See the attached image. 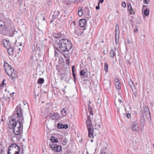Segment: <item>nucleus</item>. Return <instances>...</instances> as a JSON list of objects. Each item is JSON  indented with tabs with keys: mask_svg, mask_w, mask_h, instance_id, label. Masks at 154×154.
Here are the masks:
<instances>
[{
	"mask_svg": "<svg viewBox=\"0 0 154 154\" xmlns=\"http://www.w3.org/2000/svg\"><path fill=\"white\" fill-rule=\"evenodd\" d=\"M19 50L20 51H21L22 50V49H21L20 48H19Z\"/></svg>",
	"mask_w": 154,
	"mask_h": 154,
	"instance_id": "nucleus-59",
	"label": "nucleus"
},
{
	"mask_svg": "<svg viewBox=\"0 0 154 154\" xmlns=\"http://www.w3.org/2000/svg\"><path fill=\"white\" fill-rule=\"evenodd\" d=\"M50 140L52 141L51 143H53V144H54V143H57L58 142V140L56 137L54 136H51V137Z\"/></svg>",
	"mask_w": 154,
	"mask_h": 154,
	"instance_id": "nucleus-18",
	"label": "nucleus"
},
{
	"mask_svg": "<svg viewBox=\"0 0 154 154\" xmlns=\"http://www.w3.org/2000/svg\"><path fill=\"white\" fill-rule=\"evenodd\" d=\"M108 65L107 63H104V69L106 72H107L108 70Z\"/></svg>",
	"mask_w": 154,
	"mask_h": 154,
	"instance_id": "nucleus-29",
	"label": "nucleus"
},
{
	"mask_svg": "<svg viewBox=\"0 0 154 154\" xmlns=\"http://www.w3.org/2000/svg\"><path fill=\"white\" fill-rule=\"evenodd\" d=\"M88 107H89V110L90 111L91 110V108L90 107V106H89V105H88Z\"/></svg>",
	"mask_w": 154,
	"mask_h": 154,
	"instance_id": "nucleus-55",
	"label": "nucleus"
},
{
	"mask_svg": "<svg viewBox=\"0 0 154 154\" xmlns=\"http://www.w3.org/2000/svg\"><path fill=\"white\" fill-rule=\"evenodd\" d=\"M87 127V128H93L92 124V122L90 117L88 116L87 118V120L86 122Z\"/></svg>",
	"mask_w": 154,
	"mask_h": 154,
	"instance_id": "nucleus-7",
	"label": "nucleus"
},
{
	"mask_svg": "<svg viewBox=\"0 0 154 154\" xmlns=\"http://www.w3.org/2000/svg\"><path fill=\"white\" fill-rule=\"evenodd\" d=\"M107 154H112V153L110 152L109 154H107Z\"/></svg>",
	"mask_w": 154,
	"mask_h": 154,
	"instance_id": "nucleus-62",
	"label": "nucleus"
},
{
	"mask_svg": "<svg viewBox=\"0 0 154 154\" xmlns=\"http://www.w3.org/2000/svg\"><path fill=\"white\" fill-rule=\"evenodd\" d=\"M20 151V148L18 146L16 143H12L8 148V154H19Z\"/></svg>",
	"mask_w": 154,
	"mask_h": 154,
	"instance_id": "nucleus-4",
	"label": "nucleus"
},
{
	"mask_svg": "<svg viewBox=\"0 0 154 154\" xmlns=\"http://www.w3.org/2000/svg\"><path fill=\"white\" fill-rule=\"evenodd\" d=\"M50 116L53 119L56 120L59 119L60 117L59 114L57 112L51 113Z\"/></svg>",
	"mask_w": 154,
	"mask_h": 154,
	"instance_id": "nucleus-8",
	"label": "nucleus"
},
{
	"mask_svg": "<svg viewBox=\"0 0 154 154\" xmlns=\"http://www.w3.org/2000/svg\"><path fill=\"white\" fill-rule=\"evenodd\" d=\"M103 1L104 0H100L99 1L98 3H99V4H100V3H102L103 2Z\"/></svg>",
	"mask_w": 154,
	"mask_h": 154,
	"instance_id": "nucleus-49",
	"label": "nucleus"
},
{
	"mask_svg": "<svg viewBox=\"0 0 154 154\" xmlns=\"http://www.w3.org/2000/svg\"><path fill=\"white\" fill-rule=\"evenodd\" d=\"M72 45L70 41L66 38H62L59 41L56 42L54 47L64 55L70 51L72 48Z\"/></svg>",
	"mask_w": 154,
	"mask_h": 154,
	"instance_id": "nucleus-2",
	"label": "nucleus"
},
{
	"mask_svg": "<svg viewBox=\"0 0 154 154\" xmlns=\"http://www.w3.org/2000/svg\"><path fill=\"white\" fill-rule=\"evenodd\" d=\"M149 10L148 9H146L144 11V14L146 16H148L149 14Z\"/></svg>",
	"mask_w": 154,
	"mask_h": 154,
	"instance_id": "nucleus-30",
	"label": "nucleus"
},
{
	"mask_svg": "<svg viewBox=\"0 0 154 154\" xmlns=\"http://www.w3.org/2000/svg\"><path fill=\"white\" fill-rule=\"evenodd\" d=\"M81 1V0H75L74 1V3L75 4H78Z\"/></svg>",
	"mask_w": 154,
	"mask_h": 154,
	"instance_id": "nucleus-39",
	"label": "nucleus"
},
{
	"mask_svg": "<svg viewBox=\"0 0 154 154\" xmlns=\"http://www.w3.org/2000/svg\"><path fill=\"white\" fill-rule=\"evenodd\" d=\"M126 116L128 118H129L131 117V115L130 113H128L126 114Z\"/></svg>",
	"mask_w": 154,
	"mask_h": 154,
	"instance_id": "nucleus-44",
	"label": "nucleus"
},
{
	"mask_svg": "<svg viewBox=\"0 0 154 154\" xmlns=\"http://www.w3.org/2000/svg\"><path fill=\"white\" fill-rule=\"evenodd\" d=\"M118 101L120 104L122 102V100L120 99H119Z\"/></svg>",
	"mask_w": 154,
	"mask_h": 154,
	"instance_id": "nucleus-52",
	"label": "nucleus"
},
{
	"mask_svg": "<svg viewBox=\"0 0 154 154\" xmlns=\"http://www.w3.org/2000/svg\"><path fill=\"white\" fill-rule=\"evenodd\" d=\"M86 72H85L83 70H82L80 72V74L83 78H85L86 77V75H85Z\"/></svg>",
	"mask_w": 154,
	"mask_h": 154,
	"instance_id": "nucleus-26",
	"label": "nucleus"
},
{
	"mask_svg": "<svg viewBox=\"0 0 154 154\" xmlns=\"http://www.w3.org/2000/svg\"><path fill=\"white\" fill-rule=\"evenodd\" d=\"M5 79L3 80L2 83L0 85V88L1 87H3L6 85V84L4 83V82L5 81Z\"/></svg>",
	"mask_w": 154,
	"mask_h": 154,
	"instance_id": "nucleus-34",
	"label": "nucleus"
},
{
	"mask_svg": "<svg viewBox=\"0 0 154 154\" xmlns=\"http://www.w3.org/2000/svg\"><path fill=\"white\" fill-rule=\"evenodd\" d=\"M75 68V66H73L72 67V72H74V68Z\"/></svg>",
	"mask_w": 154,
	"mask_h": 154,
	"instance_id": "nucleus-50",
	"label": "nucleus"
},
{
	"mask_svg": "<svg viewBox=\"0 0 154 154\" xmlns=\"http://www.w3.org/2000/svg\"><path fill=\"white\" fill-rule=\"evenodd\" d=\"M66 62L67 64H69V60L68 59H66Z\"/></svg>",
	"mask_w": 154,
	"mask_h": 154,
	"instance_id": "nucleus-47",
	"label": "nucleus"
},
{
	"mask_svg": "<svg viewBox=\"0 0 154 154\" xmlns=\"http://www.w3.org/2000/svg\"><path fill=\"white\" fill-rule=\"evenodd\" d=\"M115 40L116 44H118L119 43V33H115Z\"/></svg>",
	"mask_w": 154,
	"mask_h": 154,
	"instance_id": "nucleus-16",
	"label": "nucleus"
},
{
	"mask_svg": "<svg viewBox=\"0 0 154 154\" xmlns=\"http://www.w3.org/2000/svg\"><path fill=\"white\" fill-rule=\"evenodd\" d=\"M101 103V100L99 98L98 99L97 101V104H98L99 105H100Z\"/></svg>",
	"mask_w": 154,
	"mask_h": 154,
	"instance_id": "nucleus-40",
	"label": "nucleus"
},
{
	"mask_svg": "<svg viewBox=\"0 0 154 154\" xmlns=\"http://www.w3.org/2000/svg\"><path fill=\"white\" fill-rule=\"evenodd\" d=\"M7 52L9 55L12 56L14 54V50L13 48L11 46L10 47L7 48Z\"/></svg>",
	"mask_w": 154,
	"mask_h": 154,
	"instance_id": "nucleus-12",
	"label": "nucleus"
},
{
	"mask_svg": "<svg viewBox=\"0 0 154 154\" xmlns=\"http://www.w3.org/2000/svg\"><path fill=\"white\" fill-rule=\"evenodd\" d=\"M100 154H107V153L105 152H102L100 153Z\"/></svg>",
	"mask_w": 154,
	"mask_h": 154,
	"instance_id": "nucleus-53",
	"label": "nucleus"
},
{
	"mask_svg": "<svg viewBox=\"0 0 154 154\" xmlns=\"http://www.w3.org/2000/svg\"><path fill=\"white\" fill-rule=\"evenodd\" d=\"M115 33H119V26L118 24L116 25Z\"/></svg>",
	"mask_w": 154,
	"mask_h": 154,
	"instance_id": "nucleus-25",
	"label": "nucleus"
},
{
	"mask_svg": "<svg viewBox=\"0 0 154 154\" xmlns=\"http://www.w3.org/2000/svg\"><path fill=\"white\" fill-rule=\"evenodd\" d=\"M152 146L154 147V144H152Z\"/></svg>",
	"mask_w": 154,
	"mask_h": 154,
	"instance_id": "nucleus-64",
	"label": "nucleus"
},
{
	"mask_svg": "<svg viewBox=\"0 0 154 154\" xmlns=\"http://www.w3.org/2000/svg\"><path fill=\"white\" fill-rule=\"evenodd\" d=\"M146 6L145 5H143V8H142V10H143L144 9V8L145 7H146Z\"/></svg>",
	"mask_w": 154,
	"mask_h": 154,
	"instance_id": "nucleus-54",
	"label": "nucleus"
},
{
	"mask_svg": "<svg viewBox=\"0 0 154 154\" xmlns=\"http://www.w3.org/2000/svg\"><path fill=\"white\" fill-rule=\"evenodd\" d=\"M76 35L78 36H79L82 34V32L79 30H76L75 32Z\"/></svg>",
	"mask_w": 154,
	"mask_h": 154,
	"instance_id": "nucleus-27",
	"label": "nucleus"
},
{
	"mask_svg": "<svg viewBox=\"0 0 154 154\" xmlns=\"http://www.w3.org/2000/svg\"><path fill=\"white\" fill-rule=\"evenodd\" d=\"M98 6L96 7V8L97 10L99 9L100 8V6H99L100 4H99V3H98Z\"/></svg>",
	"mask_w": 154,
	"mask_h": 154,
	"instance_id": "nucleus-46",
	"label": "nucleus"
},
{
	"mask_svg": "<svg viewBox=\"0 0 154 154\" xmlns=\"http://www.w3.org/2000/svg\"><path fill=\"white\" fill-rule=\"evenodd\" d=\"M70 153V151L69 150H67L66 151V152L65 154H69Z\"/></svg>",
	"mask_w": 154,
	"mask_h": 154,
	"instance_id": "nucleus-45",
	"label": "nucleus"
},
{
	"mask_svg": "<svg viewBox=\"0 0 154 154\" xmlns=\"http://www.w3.org/2000/svg\"><path fill=\"white\" fill-rule=\"evenodd\" d=\"M63 125L62 124H57V127L58 128H63Z\"/></svg>",
	"mask_w": 154,
	"mask_h": 154,
	"instance_id": "nucleus-32",
	"label": "nucleus"
},
{
	"mask_svg": "<svg viewBox=\"0 0 154 154\" xmlns=\"http://www.w3.org/2000/svg\"><path fill=\"white\" fill-rule=\"evenodd\" d=\"M4 149L3 146L2 145H0V153L2 152Z\"/></svg>",
	"mask_w": 154,
	"mask_h": 154,
	"instance_id": "nucleus-36",
	"label": "nucleus"
},
{
	"mask_svg": "<svg viewBox=\"0 0 154 154\" xmlns=\"http://www.w3.org/2000/svg\"><path fill=\"white\" fill-rule=\"evenodd\" d=\"M144 118L146 119V120L149 121H150L151 120V117L150 113H146V114H143Z\"/></svg>",
	"mask_w": 154,
	"mask_h": 154,
	"instance_id": "nucleus-15",
	"label": "nucleus"
},
{
	"mask_svg": "<svg viewBox=\"0 0 154 154\" xmlns=\"http://www.w3.org/2000/svg\"><path fill=\"white\" fill-rule=\"evenodd\" d=\"M49 145L52 149L56 152H60L62 150L60 146L53 144V143H50Z\"/></svg>",
	"mask_w": 154,
	"mask_h": 154,
	"instance_id": "nucleus-6",
	"label": "nucleus"
},
{
	"mask_svg": "<svg viewBox=\"0 0 154 154\" xmlns=\"http://www.w3.org/2000/svg\"><path fill=\"white\" fill-rule=\"evenodd\" d=\"M44 79L43 78H40L38 80V82L40 84H42L44 82Z\"/></svg>",
	"mask_w": 154,
	"mask_h": 154,
	"instance_id": "nucleus-33",
	"label": "nucleus"
},
{
	"mask_svg": "<svg viewBox=\"0 0 154 154\" xmlns=\"http://www.w3.org/2000/svg\"><path fill=\"white\" fill-rule=\"evenodd\" d=\"M97 125H98V126H100V124L99 123H98L97 124Z\"/></svg>",
	"mask_w": 154,
	"mask_h": 154,
	"instance_id": "nucleus-57",
	"label": "nucleus"
},
{
	"mask_svg": "<svg viewBox=\"0 0 154 154\" xmlns=\"http://www.w3.org/2000/svg\"><path fill=\"white\" fill-rule=\"evenodd\" d=\"M128 84L131 88H132L133 86L134 87L133 83L131 80L129 81Z\"/></svg>",
	"mask_w": 154,
	"mask_h": 154,
	"instance_id": "nucleus-31",
	"label": "nucleus"
},
{
	"mask_svg": "<svg viewBox=\"0 0 154 154\" xmlns=\"http://www.w3.org/2000/svg\"><path fill=\"white\" fill-rule=\"evenodd\" d=\"M66 143V140H64L63 141V145H65Z\"/></svg>",
	"mask_w": 154,
	"mask_h": 154,
	"instance_id": "nucleus-48",
	"label": "nucleus"
},
{
	"mask_svg": "<svg viewBox=\"0 0 154 154\" xmlns=\"http://www.w3.org/2000/svg\"><path fill=\"white\" fill-rule=\"evenodd\" d=\"M68 127V126L67 125H64L63 128L66 129Z\"/></svg>",
	"mask_w": 154,
	"mask_h": 154,
	"instance_id": "nucleus-43",
	"label": "nucleus"
},
{
	"mask_svg": "<svg viewBox=\"0 0 154 154\" xmlns=\"http://www.w3.org/2000/svg\"><path fill=\"white\" fill-rule=\"evenodd\" d=\"M61 34L59 32H54L53 33V36L55 38H59L61 37Z\"/></svg>",
	"mask_w": 154,
	"mask_h": 154,
	"instance_id": "nucleus-22",
	"label": "nucleus"
},
{
	"mask_svg": "<svg viewBox=\"0 0 154 154\" xmlns=\"http://www.w3.org/2000/svg\"><path fill=\"white\" fill-rule=\"evenodd\" d=\"M86 23V21L85 19H81L79 22V26L81 27H84Z\"/></svg>",
	"mask_w": 154,
	"mask_h": 154,
	"instance_id": "nucleus-14",
	"label": "nucleus"
},
{
	"mask_svg": "<svg viewBox=\"0 0 154 154\" xmlns=\"http://www.w3.org/2000/svg\"><path fill=\"white\" fill-rule=\"evenodd\" d=\"M72 75L73 76L74 78V79H75V74L74 73V72H72Z\"/></svg>",
	"mask_w": 154,
	"mask_h": 154,
	"instance_id": "nucleus-51",
	"label": "nucleus"
},
{
	"mask_svg": "<svg viewBox=\"0 0 154 154\" xmlns=\"http://www.w3.org/2000/svg\"><path fill=\"white\" fill-rule=\"evenodd\" d=\"M37 48V46L35 45H34L32 47V48L33 51H35Z\"/></svg>",
	"mask_w": 154,
	"mask_h": 154,
	"instance_id": "nucleus-38",
	"label": "nucleus"
},
{
	"mask_svg": "<svg viewBox=\"0 0 154 154\" xmlns=\"http://www.w3.org/2000/svg\"><path fill=\"white\" fill-rule=\"evenodd\" d=\"M91 141L92 142H93V140L92 139H91Z\"/></svg>",
	"mask_w": 154,
	"mask_h": 154,
	"instance_id": "nucleus-60",
	"label": "nucleus"
},
{
	"mask_svg": "<svg viewBox=\"0 0 154 154\" xmlns=\"http://www.w3.org/2000/svg\"><path fill=\"white\" fill-rule=\"evenodd\" d=\"M140 128L138 125L135 124L132 126V129L133 131H139Z\"/></svg>",
	"mask_w": 154,
	"mask_h": 154,
	"instance_id": "nucleus-13",
	"label": "nucleus"
},
{
	"mask_svg": "<svg viewBox=\"0 0 154 154\" xmlns=\"http://www.w3.org/2000/svg\"><path fill=\"white\" fill-rule=\"evenodd\" d=\"M149 2V0H144L143 2L145 4H147Z\"/></svg>",
	"mask_w": 154,
	"mask_h": 154,
	"instance_id": "nucleus-42",
	"label": "nucleus"
},
{
	"mask_svg": "<svg viewBox=\"0 0 154 154\" xmlns=\"http://www.w3.org/2000/svg\"><path fill=\"white\" fill-rule=\"evenodd\" d=\"M138 29L137 28L134 31V32L137 31Z\"/></svg>",
	"mask_w": 154,
	"mask_h": 154,
	"instance_id": "nucleus-56",
	"label": "nucleus"
},
{
	"mask_svg": "<svg viewBox=\"0 0 154 154\" xmlns=\"http://www.w3.org/2000/svg\"><path fill=\"white\" fill-rule=\"evenodd\" d=\"M145 118H144V116L143 115V116H142L140 118V121L142 123H144L145 122Z\"/></svg>",
	"mask_w": 154,
	"mask_h": 154,
	"instance_id": "nucleus-28",
	"label": "nucleus"
},
{
	"mask_svg": "<svg viewBox=\"0 0 154 154\" xmlns=\"http://www.w3.org/2000/svg\"><path fill=\"white\" fill-rule=\"evenodd\" d=\"M94 121L96 122V120H95ZM97 124V123H95V125H96Z\"/></svg>",
	"mask_w": 154,
	"mask_h": 154,
	"instance_id": "nucleus-58",
	"label": "nucleus"
},
{
	"mask_svg": "<svg viewBox=\"0 0 154 154\" xmlns=\"http://www.w3.org/2000/svg\"><path fill=\"white\" fill-rule=\"evenodd\" d=\"M21 45H22V43H20V45L21 46Z\"/></svg>",
	"mask_w": 154,
	"mask_h": 154,
	"instance_id": "nucleus-61",
	"label": "nucleus"
},
{
	"mask_svg": "<svg viewBox=\"0 0 154 154\" xmlns=\"http://www.w3.org/2000/svg\"><path fill=\"white\" fill-rule=\"evenodd\" d=\"M17 114L16 119H13L12 121H10L9 126L11 128L14 129V133L16 135H19L23 128V124L24 122L23 111L20 107V105L17 106L14 112Z\"/></svg>",
	"mask_w": 154,
	"mask_h": 154,
	"instance_id": "nucleus-1",
	"label": "nucleus"
},
{
	"mask_svg": "<svg viewBox=\"0 0 154 154\" xmlns=\"http://www.w3.org/2000/svg\"><path fill=\"white\" fill-rule=\"evenodd\" d=\"M88 131V137H90L94 138V128H87Z\"/></svg>",
	"mask_w": 154,
	"mask_h": 154,
	"instance_id": "nucleus-11",
	"label": "nucleus"
},
{
	"mask_svg": "<svg viewBox=\"0 0 154 154\" xmlns=\"http://www.w3.org/2000/svg\"><path fill=\"white\" fill-rule=\"evenodd\" d=\"M60 14V12L59 11H56L52 15V17L55 18L57 17Z\"/></svg>",
	"mask_w": 154,
	"mask_h": 154,
	"instance_id": "nucleus-19",
	"label": "nucleus"
},
{
	"mask_svg": "<svg viewBox=\"0 0 154 154\" xmlns=\"http://www.w3.org/2000/svg\"><path fill=\"white\" fill-rule=\"evenodd\" d=\"M116 50V49L115 48L114 49H111L110 52H109V55L110 57H113L115 56V51Z\"/></svg>",
	"mask_w": 154,
	"mask_h": 154,
	"instance_id": "nucleus-17",
	"label": "nucleus"
},
{
	"mask_svg": "<svg viewBox=\"0 0 154 154\" xmlns=\"http://www.w3.org/2000/svg\"><path fill=\"white\" fill-rule=\"evenodd\" d=\"M115 82V85L116 89L118 90H119L121 88V84L120 82L118 79L115 78L114 80Z\"/></svg>",
	"mask_w": 154,
	"mask_h": 154,
	"instance_id": "nucleus-10",
	"label": "nucleus"
},
{
	"mask_svg": "<svg viewBox=\"0 0 154 154\" xmlns=\"http://www.w3.org/2000/svg\"><path fill=\"white\" fill-rule=\"evenodd\" d=\"M129 12H130V15L132 14H134L135 13V11L133 9H132Z\"/></svg>",
	"mask_w": 154,
	"mask_h": 154,
	"instance_id": "nucleus-37",
	"label": "nucleus"
},
{
	"mask_svg": "<svg viewBox=\"0 0 154 154\" xmlns=\"http://www.w3.org/2000/svg\"><path fill=\"white\" fill-rule=\"evenodd\" d=\"M2 44L6 48L11 46V43L9 41L5 39H4L2 41Z\"/></svg>",
	"mask_w": 154,
	"mask_h": 154,
	"instance_id": "nucleus-9",
	"label": "nucleus"
},
{
	"mask_svg": "<svg viewBox=\"0 0 154 154\" xmlns=\"http://www.w3.org/2000/svg\"><path fill=\"white\" fill-rule=\"evenodd\" d=\"M43 20H45V18H43Z\"/></svg>",
	"mask_w": 154,
	"mask_h": 154,
	"instance_id": "nucleus-63",
	"label": "nucleus"
},
{
	"mask_svg": "<svg viewBox=\"0 0 154 154\" xmlns=\"http://www.w3.org/2000/svg\"><path fill=\"white\" fill-rule=\"evenodd\" d=\"M122 5L124 8H125L126 7V3L125 2H123L122 3Z\"/></svg>",
	"mask_w": 154,
	"mask_h": 154,
	"instance_id": "nucleus-41",
	"label": "nucleus"
},
{
	"mask_svg": "<svg viewBox=\"0 0 154 154\" xmlns=\"http://www.w3.org/2000/svg\"><path fill=\"white\" fill-rule=\"evenodd\" d=\"M78 14L79 15V16H82L83 15V11L82 10V8L81 7L79 8L78 9Z\"/></svg>",
	"mask_w": 154,
	"mask_h": 154,
	"instance_id": "nucleus-23",
	"label": "nucleus"
},
{
	"mask_svg": "<svg viewBox=\"0 0 154 154\" xmlns=\"http://www.w3.org/2000/svg\"><path fill=\"white\" fill-rule=\"evenodd\" d=\"M61 114L63 117L65 116L66 114V111L64 109H62L61 111Z\"/></svg>",
	"mask_w": 154,
	"mask_h": 154,
	"instance_id": "nucleus-24",
	"label": "nucleus"
},
{
	"mask_svg": "<svg viewBox=\"0 0 154 154\" xmlns=\"http://www.w3.org/2000/svg\"><path fill=\"white\" fill-rule=\"evenodd\" d=\"M128 10L129 11H131L132 9V6L130 4L128 5Z\"/></svg>",
	"mask_w": 154,
	"mask_h": 154,
	"instance_id": "nucleus-35",
	"label": "nucleus"
},
{
	"mask_svg": "<svg viewBox=\"0 0 154 154\" xmlns=\"http://www.w3.org/2000/svg\"><path fill=\"white\" fill-rule=\"evenodd\" d=\"M4 66L5 72L11 79L14 80L17 77V72L16 71H14V69L8 63H4Z\"/></svg>",
	"mask_w": 154,
	"mask_h": 154,
	"instance_id": "nucleus-3",
	"label": "nucleus"
},
{
	"mask_svg": "<svg viewBox=\"0 0 154 154\" xmlns=\"http://www.w3.org/2000/svg\"><path fill=\"white\" fill-rule=\"evenodd\" d=\"M11 24H7L2 21H0V33L4 32L10 31Z\"/></svg>",
	"mask_w": 154,
	"mask_h": 154,
	"instance_id": "nucleus-5",
	"label": "nucleus"
},
{
	"mask_svg": "<svg viewBox=\"0 0 154 154\" xmlns=\"http://www.w3.org/2000/svg\"><path fill=\"white\" fill-rule=\"evenodd\" d=\"M131 57L130 54H126L125 57V59H126L128 63H130Z\"/></svg>",
	"mask_w": 154,
	"mask_h": 154,
	"instance_id": "nucleus-21",
	"label": "nucleus"
},
{
	"mask_svg": "<svg viewBox=\"0 0 154 154\" xmlns=\"http://www.w3.org/2000/svg\"><path fill=\"white\" fill-rule=\"evenodd\" d=\"M150 113L149 109L146 106H145L143 107V114Z\"/></svg>",
	"mask_w": 154,
	"mask_h": 154,
	"instance_id": "nucleus-20",
	"label": "nucleus"
}]
</instances>
